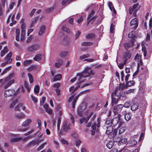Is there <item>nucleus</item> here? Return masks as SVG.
Masks as SVG:
<instances>
[{
	"instance_id": "obj_1",
	"label": "nucleus",
	"mask_w": 152,
	"mask_h": 152,
	"mask_svg": "<svg viewBox=\"0 0 152 152\" xmlns=\"http://www.w3.org/2000/svg\"><path fill=\"white\" fill-rule=\"evenodd\" d=\"M15 75V73L12 72L8 77L4 79H2L0 80V86H4L5 88H7L12 84L15 81L14 79H11Z\"/></svg>"
},
{
	"instance_id": "obj_2",
	"label": "nucleus",
	"mask_w": 152,
	"mask_h": 152,
	"mask_svg": "<svg viewBox=\"0 0 152 152\" xmlns=\"http://www.w3.org/2000/svg\"><path fill=\"white\" fill-rule=\"evenodd\" d=\"M118 89L115 90V92L113 93L111 95L112 104L113 106L115 104H116L118 102L119 99L118 96L120 95L118 94L120 92H118Z\"/></svg>"
},
{
	"instance_id": "obj_3",
	"label": "nucleus",
	"mask_w": 152,
	"mask_h": 152,
	"mask_svg": "<svg viewBox=\"0 0 152 152\" xmlns=\"http://www.w3.org/2000/svg\"><path fill=\"white\" fill-rule=\"evenodd\" d=\"M94 73L91 69L90 67L87 66L85 67V69L81 73H80V75L82 76L84 75L85 77H88L90 75L94 74Z\"/></svg>"
},
{
	"instance_id": "obj_4",
	"label": "nucleus",
	"mask_w": 152,
	"mask_h": 152,
	"mask_svg": "<svg viewBox=\"0 0 152 152\" xmlns=\"http://www.w3.org/2000/svg\"><path fill=\"white\" fill-rule=\"evenodd\" d=\"M140 9V6L138 3L134 4L132 7H131L129 9V13L130 14H132L133 11V15L134 16H136V13Z\"/></svg>"
},
{
	"instance_id": "obj_5",
	"label": "nucleus",
	"mask_w": 152,
	"mask_h": 152,
	"mask_svg": "<svg viewBox=\"0 0 152 152\" xmlns=\"http://www.w3.org/2000/svg\"><path fill=\"white\" fill-rule=\"evenodd\" d=\"M93 114V113L91 111L88 110L85 113V115L87 116L86 118H83L80 120V124H83L84 122L85 123H87L88 120Z\"/></svg>"
},
{
	"instance_id": "obj_6",
	"label": "nucleus",
	"mask_w": 152,
	"mask_h": 152,
	"mask_svg": "<svg viewBox=\"0 0 152 152\" xmlns=\"http://www.w3.org/2000/svg\"><path fill=\"white\" fill-rule=\"evenodd\" d=\"M84 93V92L83 91L80 92L79 94L76 97L74 98V96L73 95H72L71 97H70L68 100V101L69 102H70L72 101L73 100V102H72V107L73 108L75 107V104L77 101V99H78L79 97L82 95Z\"/></svg>"
},
{
	"instance_id": "obj_7",
	"label": "nucleus",
	"mask_w": 152,
	"mask_h": 152,
	"mask_svg": "<svg viewBox=\"0 0 152 152\" xmlns=\"http://www.w3.org/2000/svg\"><path fill=\"white\" fill-rule=\"evenodd\" d=\"M107 129L106 134H110L113 136H114L116 135L117 130L115 129L113 130L112 126H109L107 127Z\"/></svg>"
},
{
	"instance_id": "obj_8",
	"label": "nucleus",
	"mask_w": 152,
	"mask_h": 152,
	"mask_svg": "<svg viewBox=\"0 0 152 152\" xmlns=\"http://www.w3.org/2000/svg\"><path fill=\"white\" fill-rule=\"evenodd\" d=\"M70 124L66 121L63 122L61 131L62 132H66L70 129Z\"/></svg>"
},
{
	"instance_id": "obj_9",
	"label": "nucleus",
	"mask_w": 152,
	"mask_h": 152,
	"mask_svg": "<svg viewBox=\"0 0 152 152\" xmlns=\"http://www.w3.org/2000/svg\"><path fill=\"white\" fill-rule=\"evenodd\" d=\"M100 122L99 120L97 121V124H94L91 126L92 130H91V134L92 135H94L96 132L98 131V129L97 128L96 129V126L97 128H99L100 126Z\"/></svg>"
},
{
	"instance_id": "obj_10",
	"label": "nucleus",
	"mask_w": 152,
	"mask_h": 152,
	"mask_svg": "<svg viewBox=\"0 0 152 152\" xmlns=\"http://www.w3.org/2000/svg\"><path fill=\"white\" fill-rule=\"evenodd\" d=\"M16 92L12 89H8L5 91L4 92V96L6 97H10L13 95H16Z\"/></svg>"
},
{
	"instance_id": "obj_11",
	"label": "nucleus",
	"mask_w": 152,
	"mask_h": 152,
	"mask_svg": "<svg viewBox=\"0 0 152 152\" xmlns=\"http://www.w3.org/2000/svg\"><path fill=\"white\" fill-rule=\"evenodd\" d=\"M10 108L13 107L18 102V98L16 96L13 97L12 99L10 101Z\"/></svg>"
},
{
	"instance_id": "obj_12",
	"label": "nucleus",
	"mask_w": 152,
	"mask_h": 152,
	"mask_svg": "<svg viewBox=\"0 0 152 152\" xmlns=\"http://www.w3.org/2000/svg\"><path fill=\"white\" fill-rule=\"evenodd\" d=\"M80 73H78L77 75L76 76H78L79 77L78 79V81L77 83V86H80V84L84 82L85 80V77H87L84 76V75H82V76H80Z\"/></svg>"
},
{
	"instance_id": "obj_13",
	"label": "nucleus",
	"mask_w": 152,
	"mask_h": 152,
	"mask_svg": "<svg viewBox=\"0 0 152 152\" xmlns=\"http://www.w3.org/2000/svg\"><path fill=\"white\" fill-rule=\"evenodd\" d=\"M135 42L134 39H131L130 43H125L124 44V46L126 50H128L130 47H132L134 45V43Z\"/></svg>"
},
{
	"instance_id": "obj_14",
	"label": "nucleus",
	"mask_w": 152,
	"mask_h": 152,
	"mask_svg": "<svg viewBox=\"0 0 152 152\" xmlns=\"http://www.w3.org/2000/svg\"><path fill=\"white\" fill-rule=\"evenodd\" d=\"M123 107V105L122 104H119L117 105L116 106L114 107L113 111L115 114H117L118 111L121 110Z\"/></svg>"
},
{
	"instance_id": "obj_15",
	"label": "nucleus",
	"mask_w": 152,
	"mask_h": 152,
	"mask_svg": "<svg viewBox=\"0 0 152 152\" xmlns=\"http://www.w3.org/2000/svg\"><path fill=\"white\" fill-rule=\"evenodd\" d=\"M21 108L22 110H24L25 109V107L22 104L19 103L15 107V111H20L21 110Z\"/></svg>"
},
{
	"instance_id": "obj_16",
	"label": "nucleus",
	"mask_w": 152,
	"mask_h": 152,
	"mask_svg": "<svg viewBox=\"0 0 152 152\" xmlns=\"http://www.w3.org/2000/svg\"><path fill=\"white\" fill-rule=\"evenodd\" d=\"M39 48V46L36 45H33L29 46L28 49V50L31 52L34 51L38 49Z\"/></svg>"
},
{
	"instance_id": "obj_17",
	"label": "nucleus",
	"mask_w": 152,
	"mask_h": 152,
	"mask_svg": "<svg viewBox=\"0 0 152 152\" xmlns=\"http://www.w3.org/2000/svg\"><path fill=\"white\" fill-rule=\"evenodd\" d=\"M130 24L131 26L134 25L133 27L135 29L138 26L137 19L136 18H134L131 20L130 22Z\"/></svg>"
},
{
	"instance_id": "obj_18",
	"label": "nucleus",
	"mask_w": 152,
	"mask_h": 152,
	"mask_svg": "<svg viewBox=\"0 0 152 152\" xmlns=\"http://www.w3.org/2000/svg\"><path fill=\"white\" fill-rule=\"evenodd\" d=\"M119 124L120 126L119 127V134H121L125 132L126 128L124 126L121 127L122 126L124 125V123L120 122Z\"/></svg>"
},
{
	"instance_id": "obj_19",
	"label": "nucleus",
	"mask_w": 152,
	"mask_h": 152,
	"mask_svg": "<svg viewBox=\"0 0 152 152\" xmlns=\"http://www.w3.org/2000/svg\"><path fill=\"white\" fill-rule=\"evenodd\" d=\"M124 115V118L126 121H129L131 118L132 115L129 113H127L126 111H124L123 113Z\"/></svg>"
},
{
	"instance_id": "obj_20",
	"label": "nucleus",
	"mask_w": 152,
	"mask_h": 152,
	"mask_svg": "<svg viewBox=\"0 0 152 152\" xmlns=\"http://www.w3.org/2000/svg\"><path fill=\"white\" fill-rule=\"evenodd\" d=\"M42 140H33L30 142L29 143L28 146H34L37 144L39 143L40 142L42 141Z\"/></svg>"
},
{
	"instance_id": "obj_21",
	"label": "nucleus",
	"mask_w": 152,
	"mask_h": 152,
	"mask_svg": "<svg viewBox=\"0 0 152 152\" xmlns=\"http://www.w3.org/2000/svg\"><path fill=\"white\" fill-rule=\"evenodd\" d=\"M12 56V53L10 52L5 58V60L7 61V63H10L12 61V59L10 58Z\"/></svg>"
},
{
	"instance_id": "obj_22",
	"label": "nucleus",
	"mask_w": 152,
	"mask_h": 152,
	"mask_svg": "<svg viewBox=\"0 0 152 152\" xmlns=\"http://www.w3.org/2000/svg\"><path fill=\"white\" fill-rule=\"evenodd\" d=\"M126 88V86L124 84H120L118 88H116L115 90H116V89H118V92H120L118 94L120 95L121 91H123L124 89Z\"/></svg>"
},
{
	"instance_id": "obj_23",
	"label": "nucleus",
	"mask_w": 152,
	"mask_h": 152,
	"mask_svg": "<svg viewBox=\"0 0 152 152\" xmlns=\"http://www.w3.org/2000/svg\"><path fill=\"white\" fill-rule=\"evenodd\" d=\"M31 119H28L22 123V125L24 127L28 126L31 122Z\"/></svg>"
},
{
	"instance_id": "obj_24",
	"label": "nucleus",
	"mask_w": 152,
	"mask_h": 152,
	"mask_svg": "<svg viewBox=\"0 0 152 152\" xmlns=\"http://www.w3.org/2000/svg\"><path fill=\"white\" fill-rule=\"evenodd\" d=\"M127 140L126 138H123L120 140L118 142V145H121L127 143Z\"/></svg>"
},
{
	"instance_id": "obj_25",
	"label": "nucleus",
	"mask_w": 152,
	"mask_h": 152,
	"mask_svg": "<svg viewBox=\"0 0 152 152\" xmlns=\"http://www.w3.org/2000/svg\"><path fill=\"white\" fill-rule=\"evenodd\" d=\"M131 55L130 53V52L129 51H127L125 53V57L126 58L125 59L124 61V64H125L126 63V62L127 61V60L128 59L130 58L131 57Z\"/></svg>"
},
{
	"instance_id": "obj_26",
	"label": "nucleus",
	"mask_w": 152,
	"mask_h": 152,
	"mask_svg": "<svg viewBox=\"0 0 152 152\" xmlns=\"http://www.w3.org/2000/svg\"><path fill=\"white\" fill-rule=\"evenodd\" d=\"M139 104L138 103H135L131 106V109L132 111H135L138 108Z\"/></svg>"
},
{
	"instance_id": "obj_27",
	"label": "nucleus",
	"mask_w": 152,
	"mask_h": 152,
	"mask_svg": "<svg viewBox=\"0 0 152 152\" xmlns=\"http://www.w3.org/2000/svg\"><path fill=\"white\" fill-rule=\"evenodd\" d=\"M108 6L112 11H113L115 14L116 13V11L115 9L113 6L112 2L109 1L108 4Z\"/></svg>"
},
{
	"instance_id": "obj_28",
	"label": "nucleus",
	"mask_w": 152,
	"mask_h": 152,
	"mask_svg": "<svg viewBox=\"0 0 152 152\" xmlns=\"http://www.w3.org/2000/svg\"><path fill=\"white\" fill-rule=\"evenodd\" d=\"M32 61L31 60H26L22 63L23 65L24 66H28L31 64Z\"/></svg>"
},
{
	"instance_id": "obj_29",
	"label": "nucleus",
	"mask_w": 152,
	"mask_h": 152,
	"mask_svg": "<svg viewBox=\"0 0 152 152\" xmlns=\"http://www.w3.org/2000/svg\"><path fill=\"white\" fill-rule=\"evenodd\" d=\"M114 29L115 25H113V23H112L110 27V36H113V34L114 33Z\"/></svg>"
},
{
	"instance_id": "obj_30",
	"label": "nucleus",
	"mask_w": 152,
	"mask_h": 152,
	"mask_svg": "<svg viewBox=\"0 0 152 152\" xmlns=\"http://www.w3.org/2000/svg\"><path fill=\"white\" fill-rule=\"evenodd\" d=\"M80 87V86H78L76 87L75 88L74 87L72 86L69 88V91L70 92L72 93L71 94L72 96V95H73V94H74V92L76 91L78 88Z\"/></svg>"
},
{
	"instance_id": "obj_31",
	"label": "nucleus",
	"mask_w": 152,
	"mask_h": 152,
	"mask_svg": "<svg viewBox=\"0 0 152 152\" xmlns=\"http://www.w3.org/2000/svg\"><path fill=\"white\" fill-rule=\"evenodd\" d=\"M94 14V12L93 11H92L89 15L87 19V22L88 23L93 18V17L92 16Z\"/></svg>"
},
{
	"instance_id": "obj_32",
	"label": "nucleus",
	"mask_w": 152,
	"mask_h": 152,
	"mask_svg": "<svg viewBox=\"0 0 152 152\" xmlns=\"http://www.w3.org/2000/svg\"><path fill=\"white\" fill-rule=\"evenodd\" d=\"M8 51V50L7 47H5L3 50H2L1 51V57H3L6 53Z\"/></svg>"
},
{
	"instance_id": "obj_33",
	"label": "nucleus",
	"mask_w": 152,
	"mask_h": 152,
	"mask_svg": "<svg viewBox=\"0 0 152 152\" xmlns=\"http://www.w3.org/2000/svg\"><path fill=\"white\" fill-rule=\"evenodd\" d=\"M62 76L61 74L56 75L54 78L53 81V82L59 80L61 78Z\"/></svg>"
},
{
	"instance_id": "obj_34",
	"label": "nucleus",
	"mask_w": 152,
	"mask_h": 152,
	"mask_svg": "<svg viewBox=\"0 0 152 152\" xmlns=\"http://www.w3.org/2000/svg\"><path fill=\"white\" fill-rule=\"evenodd\" d=\"M114 145V143L112 141H110L107 143L106 144L107 147L109 149H110L112 148Z\"/></svg>"
},
{
	"instance_id": "obj_35",
	"label": "nucleus",
	"mask_w": 152,
	"mask_h": 152,
	"mask_svg": "<svg viewBox=\"0 0 152 152\" xmlns=\"http://www.w3.org/2000/svg\"><path fill=\"white\" fill-rule=\"evenodd\" d=\"M20 32V30L18 29H16L15 31L16 34V39L17 41H19V34Z\"/></svg>"
},
{
	"instance_id": "obj_36",
	"label": "nucleus",
	"mask_w": 152,
	"mask_h": 152,
	"mask_svg": "<svg viewBox=\"0 0 152 152\" xmlns=\"http://www.w3.org/2000/svg\"><path fill=\"white\" fill-rule=\"evenodd\" d=\"M90 56V55L89 54H84L83 55L80 56H79V59L82 60L85 58H87Z\"/></svg>"
},
{
	"instance_id": "obj_37",
	"label": "nucleus",
	"mask_w": 152,
	"mask_h": 152,
	"mask_svg": "<svg viewBox=\"0 0 152 152\" xmlns=\"http://www.w3.org/2000/svg\"><path fill=\"white\" fill-rule=\"evenodd\" d=\"M15 116L17 118L20 119L23 118L25 117V116L24 114L23 113H20L15 115Z\"/></svg>"
},
{
	"instance_id": "obj_38",
	"label": "nucleus",
	"mask_w": 152,
	"mask_h": 152,
	"mask_svg": "<svg viewBox=\"0 0 152 152\" xmlns=\"http://www.w3.org/2000/svg\"><path fill=\"white\" fill-rule=\"evenodd\" d=\"M45 28V27L44 26H42L41 27L39 33V35H41L44 32Z\"/></svg>"
},
{
	"instance_id": "obj_39",
	"label": "nucleus",
	"mask_w": 152,
	"mask_h": 152,
	"mask_svg": "<svg viewBox=\"0 0 152 152\" xmlns=\"http://www.w3.org/2000/svg\"><path fill=\"white\" fill-rule=\"evenodd\" d=\"M128 37L129 38L132 39H134L135 37L134 33V32H130L128 34Z\"/></svg>"
},
{
	"instance_id": "obj_40",
	"label": "nucleus",
	"mask_w": 152,
	"mask_h": 152,
	"mask_svg": "<svg viewBox=\"0 0 152 152\" xmlns=\"http://www.w3.org/2000/svg\"><path fill=\"white\" fill-rule=\"evenodd\" d=\"M92 45V43L90 42H84L81 44V45L84 46H90Z\"/></svg>"
},
{
	"instance_id": "obj_41",
	"label": "nucleus",
	"mask_w": 152,
	"mask_h": 152,
	"mask_svg": "<svg viewBox=\"0 0 152 152\" xmlns=\"http://www.w3.org/2000/svg\"><path fill=\"white\" fill-rule=\"evenodd\" d=\"M81 142V141L79 139H76L75 141V145L77 147H79Z\"/></svg>"
},
{
	"instance_id": "obj_42",
	"label": "nucleus",
	"mask_w": 152,
	"mask_h": 152,
	"mask_svg": "<svg viewBox=\"0 0 152 152\" xmlns=\"http://www.w3.org/2000/svg\"><path fill=\"white\" fill-rule=\"evenodd\" d=\"M21 140V138L20 137H15L11 139V141L12 142H17L20 141Z\"/></svg>"
},
{
	"instance_id": "obj_43",
	"label": "nucleus",
	"mask_w": 152,
	"mask_h": 152,
	"mask_svg": "<svg viewBox=\"0 0 152 152\" xmlns=\"http://www.w3.org/2000/svg\"><path fill=\"white\" fill-rule=\"evenodd\" d=\"M11 66H9L6 68L3 71V72L1 73V75H3L4 74L6 73L7 72L10 71V69Z\"/></svg>"
},
{
	"instance_id": "obj_44",
	"label": "nucleus",
	"mask_w": 152,
	"mask_h": 152,
	"mask_svg": "<svg viewBox=\"0 0 152 152\" xmlns=\"http://www.w3.org/2000/svg\"><path fill=\"white\" fill-rule=\"evenodd\" d=\"M25 35V31H21V34L20 40L21 41L24 40Z\"/></svg>"
},
{
	"instance_id": "obj_45",
	"label": "nucleus",
	"mask_w": 152,
	"mask_h": 152,
	"mask_svg": "<svg viewBox=\"0 0 152 152\" xmlns=\"http://www.w3.org/2000/svg\"><path fill=\"white\" fill-rule=\"evenodd\" d=\"M41 56L40 54H37L35 56L33 59L36 61H38L41 59Z\"/></svg>"
},
{
	"instance_id": "obj_46",
	"label": "nucleus",
	"mask_w": 152,
	"mask_h": 152,
	"mask_svg": "<svg viewBox=\"0 0 152 152\" xmlns=\"http://www.w3.org/2000/svg\"><path fill=\"white\" fill-rule=\"evenodd\" d=\"M47 144V143L46 142H45L43 143H42L40 146L37 148V151H39L43 149L45 146V145Z\"/></svg>"
},
{
	"instance_id": "obj_47",
	"label": "nucleus",
	"mask_w": 152,
	"mask_h": 152,
	"mask_svg": "<svg viewBox=\"0 0 152 152\" xmlns=\"http://www.w3.org/2000/svg\"><path fill=\"white\" fill-rule=\"evenodd\" d=\"M28 75L29 78V82L30 83H32L33 82V78L32 75L30 73H28Z\"/></svg>"
},
{
	"instance_id": "obj_48",
	"label": "nucleus",
	"mask_w": 152,
	"mask_h": 152,
	"mask_svg": "<svg viewBox=\"0 0 152 152\" xmlns=\"http://www.w3.org/2000/svg\"><path fill=\"white\" fill-rule=\"evenodd\" d=\"M134 82L133 81H129L128 82H126V86L128 87H130L134 85Z\"/></svg>"
},
{
	"instance_id": "obj_49",
	"label": "nucleus",
	"mask_w": 152,
	"mask_h": 152,
	"mask_svg": "<svg viewBox=\"0 0 152 152\" xmlns=\"http://www.w3.org/2000/svg\"><path fill=\"white\" fill-rule=\"evenodd\" d=\"M116 120L115 119H113L112 121L111 120H107L106 122V124L107 125H109L110 124H112L113 125H114L113 124V122H114L115 120Z\"/></svg>"
},
{
	"instance_id": "obj_50",
	"label": "nucleus",
	"mask_w": 152,
	"mask_h": 152,
	"mask_svg": "<svg viewBox=\"0 0 152 152\" xmlns=\"http://www.w3.org/2000/svg\"><path fill=\"white\" fill-rule=\"evenodd\" d=\"M62 63V61L60 60L59 59L58 60V62L56 63L55 64V66L57 67H59L61 66Z\"/></svg>"
},
{
	"instance_id": "obj_51",
	"label": "nucleus",
	"mask_w": 152,
	"mask_h": 152,
	"mask_svg": "<svg viewBox=\"0 0 152 152\" xmlns=\"http://www.w3.org/2000/svg\"><path fill=\"white\" fill-rule=\"evenodd\" d=\"M137 143V142L136 140L134 139H132L130 141V143L131 144L132 146H134Z\"/></svg>"
},
{
	"instance_id": "obj_52",
	"label": "nucleus",
	"mask_w": 152,
	"mask_h": 152,
	"mask_svg": "<svg viewBox=\"0 0 152 152\" xmlns=\"http://www.w3.org/2000/svg\"><path fill=\"white\" fill-rule=\"evenodd\" d=\"M141 56L138 54H137L134 57V59L136 60H137L138 61L141 60Z\"/></svg>"
},
{
	"instance_id": "obj_53",
	"label": "nucleus",
	"mask_w": 152,
	"mask_h": 152,
	"mask_svg": "<svg viewBox=\"0 0 152 152\" xmlns=\"http://www.w3.org/2000/svg\"><path fill=\"white\" fill-rule=\"evenodd\" d=\"M15 17V15H12V16L11 17V20L12 21V23H10V26H12L15 23V21H14V18Z\"/></svg>"
},
{
	"instance_id": "obj_54",
	"label": "nucleus",
	"mask_w": 152,
	"mask_h": 152,
	"mask_svg": "<svg viewBox=\"0 0 152 152\" xmlns=\"http://www.w3.org/2000/svg\"><path fill=\"white\" fill-rule=\"evenodd\" d=\"M36 66L34 65H32L30 66L29 67L27 70H31L32 69H35L36 68Z\"/></svg>"
},
{
	"instance_id": "obj_55",
	"label": "nucleus",
	"mask_w": 152,
	"mask_h": 152,
	"mask_svg": "<svg viewBox=\"0 0 152 152\" xmlns=\"http://www.w3.org/2000/svg\"><path fill=\"white\" fill-rule=\"evenodd\" d=\"M68 54V53L67 52H64L61 53L60 54V56L61 57H64L66 56Z\"/></svg>"
},
{
	"instance_id": "obj_56",
	"label": "nucleus",
	"mask_w": 152,
	"mask_h": 152,
	"mask_svg": "<svg viewBox=\"0 0 152 152\" xmlns=\"http://www.w3.org/2000/svg\"><path fill=\"white\" fill-rule=\"evenodd\" d=\"M119 152H131L130 150L126 148H123L121 150H119Z\"/></svg>"
},
{
	"instance_id": "obj_57",
	"label": "nucleus",
	"mask_w": 152,
	"mask_h": 152,
	"mask_svg": "<svg viewBox=\"0 0 152 152\" xmlns=\"http://www.w3.org/2000/svg\"><path fill=\"white\" fill-rule=\"evenodd\" d=\"M39 91V87L37 85L35 86L34 88V92L36 93H38Z\"/></svg>"
},
{
	"instance_id": "obj_58",
	"label": "nucleus",
	"mask_w": 152,
	"mask_h": 152,
	"mask_svg": "<svg viewBox=\"0 0 152 152\" xmlns=\"http://www.w3.org/2000/svg\"><path fill=\"white\" fill-rule=\"evenodd\" d=\"M26 25L25 23L21 24V28L22 29L21 31H25L26 30Z\"/></svg>"
},
{
	"instance_id": "obj_59",
	"label": "nucleus",
	"mask_w": 152,
	"mask_h": 152,
	"mask_svg": "<svg viewBox=\"0 0 152 152\" xmlns=\"http://www.w3.org/2000/svg\"><path fill=\"white\" fill-rule=\"evenodd\" d=\"M37 122L38 125V127L40 130L41 127V120L38 119H37Z\"/></svg>"
},
{
	"instance_id": "obj_60",
	"label": "nucleus",
	"mask_w": 152,
	"mask_h": 152,
	"mask_svg": "<svg viewBox=\"0 0 152 152\" xmlns=\"http://www.w3.org/2000/svg\"><path fill=\"white\" fill-rule=\"evenodd\" d=\"M80 32L79 31H77L75 35V38L76 39H77L79 37L80 34Z\"/></svg>"
},
{
	"instance_id": "obj_61",
	"label": "nucleus",
	"mask_w": 152,
	"mask_h": 152,
	"mask_svg": "<svg viewBox=\"0 0 152 152\" xmlns=\"http://www.w3.org/2000/svg\"><path fill=\"white\" fill-rule=\"evenodd\" d=\"M95 37V34H89L88 35L86 36V38H91L93 37Z\"/></svg>"
},
{
	"instance_id": "obj_62",
	"label": "nucleus",
	"mask_w": 152,
	"mask_h": 152,
	"mask_svg": "<svg viewBox=\"0 0 152 152\" xmlns=\"http://www.w3.org/2000/svg\"><path fill=\"white\" fill-rule=\"evenodd\" d=\"M138 61V62L137 63V69H138L139 68L140 65L142 66L143 64V62H142L141 59Z\"/></svg>"
},
{
	"instance_id": "obj_63",
	"label": "nucleus",
	"mask_w": 152,
	"mask_h": 152,
	"mask_svg": "<svg viewBox=\"0 0 152 152\" xmlns=\"http://www.w3.org/2000/svg\"><path fill=\"white\" fill-rule=\"evenodd\" d=\"M125 64H124H124H123L122 63H120L118 64V66L119 67V68L120 69H122L124 68V65Z\"/></svg>"
},
{
	"instance_id": "obj_64",
	"label": "nucleus",
	"mask_w": 152,
	"mask_h": 152,
	"mask_svg": "<svg viewBox=\"0 0 152 152\" xmlns=\"http://www.w3.org/2000/svg\"><path fill=\"white\" fill-rule=\"evenodd\" d=\"M130 104L128 102H126L123 105V107H128L130 106Z\"/></svg>"
}]
</instances>
